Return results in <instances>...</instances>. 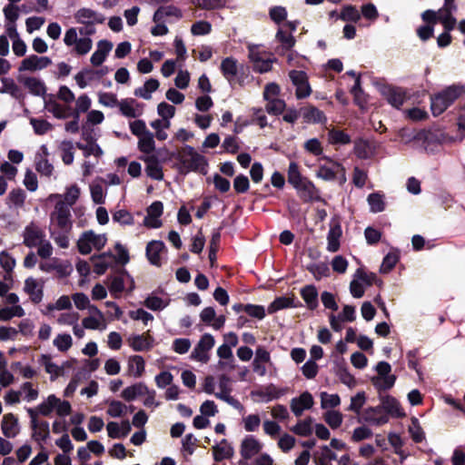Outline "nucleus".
<instances>
[{
	"label": "nucleus",
	"instance_id": "obj_1",
	"mask_svg": "<svg viewBox=\"0 0 465 465\" xmlns=\"http://www.w3.org/2000/svg\"><path fill=\"white\" fill-rule=\"evenodd\" d=\"M465 94V85L452 84L430 97V107L434 115L445 112L457 99Z\"/></svg>",
	"mask_w": 465,
	"mask_h": 465
},
{
	"label": "nucleus",
	"instance_id": "obj_2",
	"mask_svg": "<svg viewBox=\"0 0 465 465\" xmlns=\"http://www.w3.org/2000/svg\"><path fill=\"white\" fill-rule=\"evenodd\" d=\"M54 411L58 416L64 417L71 414L72 406L69 401L61 400L54 394H50L35 408L26 410L28 415H30V411H34L37 418L39 415L50 416Z\"/></svg>",
	"mask_w": 465,
	"mask_h": 465
},
{
	"label": "nucleus",
	"instance_id": "obj_3",
	"mask_svg": "<svg viewBox=\"0 0 465 465\" xmlns=\"http://www.w3.org/2000/svg\"><path fill=\"white\" fill-rule=\"evenodd\" d=\"M50 201L57 200L54 211L50 213L49 228L69 232L72 228L71 211L66 203L62 201V194H50Z\"/></svg>",
	"mask_w": 465,
	"mask_h": 465
},
{
	"label": "nucleus",
	"instance_id": "obj_4",
	"mask_svg": "<svg viewBox=\"0 0 465 465\" xmlns=\"http://www.w3.org/2000/svg\"><path fill=\"white\" fill-rule=\"evenodd\" d=\"M248 51L249 60L255 72L264 74L272 70L273 63L276 62L275 58L261 50L260 47L255 45H250L248 46Z\"/></svg>",
	"mask_w": 465,
	"mask_h": 465
},
{
	"label": "nucleus",
	"instance_id": "obj_5",
	"mask_svg": "<svg viewBox=\"0 0 465 465\" xmlns=\"http://www.w3.org/2000/svg\"><path fill=\"white\" fill-rule=\"evenodd\" d=\"M178 159L186 171L203 172L206 165L205 158L189 145L181 149L178 153Z\"/></svg>",
	"mask_w": 465,
	"mask_h": 465
},
{
	"label": "nucleus",
	"instance_id": "obj_6",
	"mask_svg": "<svg viewBox=\"0 0 465 465\" xmlns=\"http://www.w3.org/2000/svg\"><path fill=\"white\" fill-rule=\"evenodd\" d=\"M107 242L105 234H97L94 231L84 232L77 241L78 251L88 254L93 249L101 250Z\"/></svg>",
	"mask_w": 465,
	"mask_h": 465
},
{
	"label": "nucleus",
	"instance_id": "obj_7",
	"mask_svg": "<svg viewBox=\"0 0 465 465\" xmlns=\"http://www.w3.org/2000/svg\"><path fill=\"white\" fill-rule=\"evenodd\" d=\"M64 43L66 46H73L74 52L78 55L88 54L93 47V40L88 36L78 37L77 31L74 27L66 30Z\"/></svg>",
	"mask_w": 465,
	"mask_h": 465
},
{
	"label": "nucleus",
	"instance_id": "obj_8",
	"mask_svg": "<svg viewBox=\"0 0 465 465\" xmlns=\"http://www.w3.org/2000/svg\"><path fill=\"white\" fill-rule=\"evenodd\" d=\"M323 159L326 160L327 163L319 166L316 176L324 181H333L339 176L341 183H344L347 180L345 168L329 157H323Z\"/></svg>",
	"mask_w": 465,
	"mask_h": 465
},
{
	"label": "nucleus",
	"instance_id": "obj_9",
	"mask_svg": "<svg viewBox=\"0 0 465 465\" xmlns=\"http://www.w3.org/2000/svg\"><path fill=\"white\" fill-rule=\"evenodd\" d=\"M218 388L219 391L214 393V396L232 406L237 410L243 409L242 405L240 401L234 399L231 393L232 391V387L231 383V379L226 374H222L218 378Z\"/></svg>",
	"mask_w": 465,
	"mask_h": 465
},
{
	"label": "nucleus",
	"instance_id": "obj_10",
	"mask_svg": "<svg viewBox=\"0 0 465 465\" xmlns=\"http://www.w3.org/2000/svg\"><path fill=\"white\" fill-rule=\"evenodd\" d=\"M289 78L296 88L295 95L298 99L306 98L312 94V87L305 72L291 70L289 72Z\"/></svg>",
	"mask_w": 465,
	"mask_h": 465
},
{
	"label": "nucleus",
	"instance_id": "obj_11",
	"mask_svg": "<svg viewBox=\"0 0 465 465\" xmlns=\"http://www.w3.org/2000/svg\"><path fill=\"white\" fill-rule=\"evenodd\" d=\"M391 365L386 361H380L376 366L378 377L372 379L373 384L379 390H389L391 389L396 381L394 375L390 374Z\"/></svg>",
	"mask_w": 465,
	"mask_h": 465
},
{
	"label": "nucleus",
	"instance_id": "obj_12",
	"mask_svg": "<svg viewBox=\"0 0 465 465\" xmlns=\"http://www.w3.org/2000/svg\"><path fill=\"white\" fill-rule=\"evenodd\" d=\"M39 363L44 367L45 372L50 375L51 381L64 376V370L73 366L70 361H64L62 365H58L53 361L52 356L49 354H42L39 359Z\"/></svg>",
	"mask_w": 465,
	"mask_h": 465
},
{
	"label": "nucleus",
	"instance_id": "obj_13",
	"mask_svg": "<svg viewBox=\"0 0 465 465\" xmlns=\"http://www.w3.org/2000/svg\"><path fill=\"white\" fill-rule=\"evenodd\" d=\"M214 343L213 335L203 334L193 349L191 357L197 361L206 363L210 359L208 351L214 346Z\"/></svg>",
	"mask_w": 465,
	"mask_h": 465
},
{
	"label": "nucleus",
	"instance_id": "obj_14",
	"mask_svg": "<svg viewBox=\"0 0 465 465\" xmlns=\"http://www.w3.org/2000/svg\"><path fill=\"white\" fill-rule=\"evenodd\" d=\"M52 64V60L47 56H38L31 54L23 59L19 64V72H36L45 69Z\"/></svg>",
	"mask_w": 465,
	"mask_h": 465
},
{
	"label": "nucleus",
	"instance_id": "obj_15",
	"mask_svg": "<svg viewBox=\"0 0 465 465\" xmlns=\"http://www.w3.org/2000/svg\"><path fill=\"white\" fill-rule=\"evenodd\" d=\"M44 281L29 277L25 279L24 291L29 295L32 302L37 304L43 300L44 296Z\"/></svg>",
	"mask_w": 465,
	"mask_h": 465
},
{
	"label": "nucleus",
	"instance_id": "obj_16",
	"mask_svg": "<svg viewBox=\"0 0 465 465\" xmlns=\"http://www.w3.org/2000/svg\"><path fill=\"white\" fill-rule=\"evenodd\" d=\"M24 244L29 248L36 247L45 238V232L35 223H31L23 232Z\"/></svg>",
	"mask_w": 465,
	"mask_h": 465
},
{
	"label": "nucleus",
	"instance_id": "obj_17",
	"mask_svg": "<svg viewBox=\"0 0 465 465\" xmlns=\"http://www.w3.org/2000/svg\"><path fill=\"white\" fill-rule=\"evenodd\" d=\"M262 443L252 435L245 436L240 445V454L244 460H250L259 454Z\"/></svg>",
	"mask_w": 465,
	"mask_h": 465
},
{
	"label": "nucleus",
	"instance_id": "obj_18",
	"mask_svg": "<svg viewBox=\"0 0 465 465\" xmlns=\"http://www.w3.org/2000/svg\"><path fill=\"white\" fill-rule=\"evenodd\" d=\"M361 419L371 425L381 426L388 422L389 418L381 406L366 408L361 412Z\"/></svg>",
	"mask_w": 465,
	"mask_h": 465
},
{
	"label": "nucleus",
	"instance_id": "obj_19",
	"mask_svg": "<svg viewBox=\"0 0 465 465\" xmlns=\"http://www.w3.org/2000/svg\"><path fill=\"white\" fill-rule=\"evenodd\" d=\"M29 417L33 438L37 441L46 440L50 434L49 423L45 420H39L34 411H30Z\"/></svg>",
	"mask_w": 465,
	"mask_h": 465
},
{
	"label": "nucleus",
	"instance_id": "obj_20",
	"mask_svg": "<svg viewBox=\"0 0 465 465\" xmlns=\"http://www.w3.org/2000/svg\"><path fill=\"white\" fill-rule=\"evenodd\" d=\"M163 205L161 202L157 201L153 203L147 208V214L144 217L143 224L148 228H160L162 226V222L159 219L163 214Z\"/></svg>",
	"mask_w": 465,
	"mask_h": 465
},
{
	"label": "nucleus",
	"instance_id": "obj_21",
	"mask_svg": "<svg viewBox=\"0 0 465 465\" xmlns=\"http://www.w3.org/2000/svg\"><path fill=\"white\" fill-rule=\"evenodd\" d=\"M74 19L77 23L86 25L102 24L104 21V18L101 14L85 7L80 8L75 12Z\"/></svg>",
	"mask_w": 465,
	"mask_h": 465
},
{
	"label": "nucleus",
	"instance_id": "obj_22",
	"mask_svg": "<svg viewBox=\"0 0 465 465\" xmlns=\"http://www.w3.org/2000/svg\"><path fill=\"white\" fill-rule=\"evenodd\" d=\"M1 430L6 438L16 437L20 431L18 419L13 413L5 414L1 421Z\"/></svg>",
	"mask_w": 465,
	"mask_h": 465
},
{
	"label": "nucleus",
	"instance_id": "obj_23",
	"mask_svg": "<svg viewBox=\"0 0 465 465\" xmlns=\"http://www.w3.org/2000/svg\"><path fill=\"white\" fill-rule=\"evenodd\" d=\"M312 405L313 398L308 391L302 393L298 398H293L291 401V410L297 417L301 416L304 410L311 409Z\"/></svg>",
	"mask_w": 465,
	"mask_h": 465
},
{
	"label": "nucleus",
	"instance_id": "obj_24",
	"mask_svg": "<svg viewBox=\"0 0 465 465\" xmlns=\"http://www.w3.org/2000/svg\"><path fill=\"white\" fill-rule=\"evenodd\" d=\"M285 393L284 390L278 389L273 384H269L266 387L252 392V396L258 398L259 401L268 402L275 399H279Z\"/></svg>",
	"mask_w": 465,
	"mask_h": 465
},
{
	"label": "nucleus",
	"instance_id": "obj_25",
	"mask_svg": "<svg viewBox=\"0 0 465 465\" xmlns=\"http://www.w3.org/2000/svg\"><path fill=\"white\" fill-rule=\"evenodd\" d=\"M113 49V44L107 40H101L97 43V49L91 56V64L94 66L101 65L108 54Z\"/></svg>",
	"mask_w": 465,
	"mask_h": 465
},
{
	"label": "nucleus",
	"instance_id": "obj_26",
	"mask_svg": "<svg viewBox=\"0 0 465 465\" xmlns=\"http://www.w3.org/2000/svg\"><path fill=\"white\" fill-rule=\"evenodd\" d=\"M295 189L297 190L299 196L304 202L320 200L318 190L315 188L314 184L309 180H306L302 183L299 184L298 186L295 187Z\"/></svg>",
	"mask_w": 465,
	"mask_h": 465
},
{
	"label": "nucleus",
	"instance_id": "obj_27",
	"mask_svg": "<svg viewBox=\"0 0 465 465\" xmlns=\"http://www.w3.org/2000/svg\"><path fill=\"white\" fill-rule=\"evenodd\" d=\"M131 424L126 420H123L121 424L114 421L107 423L106 430L108 436L112 439H119L125 437L131 431Z\"/></svg>",
	"mask_w": 465,
	"mask_h": 465
},
{
	"label": "nucleus",
	"instance_id": "obj_28",
	"mask_svg": "<svg viewBox=\"0 0 465 465\" xmlns=\"http://www.w3.org/2000/svg\"><path fill=\"white\" fill-rule=\"evenodd\" d=\"M164 244L160 241H152L146 246V256L153 265H161V253L164 250Z\"/></svg>",
	"mask_w": 465,
	"mask_h": 465
},
{
	"label": "nucleus",
	"instance_id": "obj_29",
	"mask_svg": "<svg viewBox=\"0 0 465 465\" xmlns=\"http://www.w3.org/2000/svg\"><path fill=\"white\" fill-rule=\"evenodd\" d=\"M354 153L360 159H369L375 154V145L367 140L359 139L354 143Z\"/></svg>",
	"mask_w": 465,
	"mask_h": 465
},
{
	"label": "nucleus",
	"instance_id": "obj_30",
	"mask_svg": "<svg viewBox=\"0 0 465 465\" xmlns=\"http://www.w3.org/2000/svg\"><path fill=\"white\" fill-rule=\"evenodd\" d=\"M153 338L149 334L134 335L128 339L129 345L135 351H148L153 346Z\"/></svg>",
	"mask_w": 465,
	"mask_h": 465
},
{
	"label": "nucleus",
	"instance_id": "obj_31",
	"mask_svg": "<svg viewBox=\"0 0 465 465\" xmlns=\"http://www.w3.org/2000/svg\"><path fill=\"white\" fill-rule=\"evenodd\" d=\"M341 236V228L338 223H331L327 236V250L335 252L340 248V238Z\"/></svg>",
	"mask_w": 465,
	"mask_h": 465
},
{
	"label": "nucleus",
	"instance_id": "obj_32",
	"mask_svg": "<svg viewBox=\"0 0 465 465\" xmlns=\"http://www.w3.org/2000/svg\"><path fill=\"white\" fill-rule=\"evenodd\" d=\"M213 459L216 461H222L226 459H231L233 456L234 450L226 440H223L220 443L213 447Z\"/></svg>",
	"mask_w": 465,
	"mask_h": 465
},
{
	"label": "nucleus",
	"instance_id": "obj_33",
	"mask_svg": "<svg viewBox=\"0 0 465 465\" xmlns=\"http://www.w3.org/2000/svg\"><path fill=\"white\" fill-rule=\"evenodd\" d=\"M118 107L120 112L126 117L135 118L142 114V109L134 99H123L119 102Z\"/></svg>",
	"mask_w": 465,
	"mask_h": 465
},
{
	"label": "nucleus",
	"instance_id": "obj_34",
	"mask_svg": "<svg viewBox=\"0 0 465 465\" xmlns=\"http://www.w3.org/2000/svg\"><path fill=\"white\" fill-rule=\"evenodd\" d=\"M456 8H450V6H443L438 10V20L443 25L446 31H451L454 29L457 21L452 15V13Z\"/></svg>",
	"mask_w": 465,
	"mask_h": 465
},
{
	"label": "nucleus",
	"instance_id": "obj_35",
	"mask_svg": "<svg viewBox=\"0 0 465 465\" xmlns=\"http://www.w3.org/2000/svg\"><path fill=\"white\" fill-rule=\"evenodd\" d=\"M382 94L385 96L388 103L396 108H399L405 99L404 93L398 88L384 87L382 89Z\"/></svg>",
	"mask_w": 465,
	"mask_h": 465
},
{
	"label": "nucleus",
	"instance_id": "obj_36",
	"mask_svg": "<svg viewBox=\"0 0 465 465\" xmlns=\"http://www.w3.org/2000/svg\"><path fill=\"white\" fill-rule=\"evenodd\" d=\"M92 262L94 263V272L97 274H103L114 262V255L104 252L98 256H93Z\"/></svg>",
	"mask_w": 465,
	"mask_h": 465
},
{
	"label": "nucleus",
	"instance_id": "obj_37",
	"mask_svg": "<svg viewBox=\"0 0 465 465\" xmlns=\"http://www.w3.org/2000/svg\"><path fill=\"white\" fill-rule=\"evenodd\" d=\"M144 161L146 163L145 171L147 175L154 180H162L163 174L158 159L155 156L151 155L144 158Z\"/></svg>",
	"mask_w": 465,
	"mask_h": 465
},
{
	"label": "nucleus",
	"instance_id": "obj_38",
	"mask_svg": "<svg viewBox=\"0 0 465 465\" xmlns=\"http://www.w3.org/2000/svg\"><path fill=\"white\" fill-rule=\"evenodd\" d=\"M167 16H173L176 19H180L182 17V12L179 8L173 5L162 6L154 12L153 21L163 22Z\"/></svg>",
	"mask_w": 465,
	"mask_h": 465
},
{
	"label": "nucleus",
	"instance_id": "obj_39",
	"mask_svg": "<svg viewBox=\"0 0 465 465\" xmlns=\"http://www.w3.org/2000/svg\"><path fill=\"white\" fill-rule=\"evenodd\" d=\"M20 82L35 95H43L45 93V84L36 77H24Z\"/></svg>",
	"mask_w": 465,
	"mask_h": 465
},
{
	"label": "nucleus",
	"instance_id": "obj_40",
	"mask_svg": "<svg viewBox=\"0 0 465 465\" xmlns=\"http://www.w3.org/2000/svg\"><path fill=\"white\" fill-rule=\"evenodd\" d=\"M159 82L156 79H149L144 84L134 90V95L149 100L152 98V94L159 88Z\"/></svg>",
	"mask_w": 465,
	"mask_h": 465
},
{
	"label": "nucleus",
	"instance_id": "obj_41",
	"mask_svg": "<svg viewBox=\"0 0 465 465\" xmlns=\"http://www.w3.org/2000/svg\"><path fill=\"white\" fill-rule=\"evenodd\" d=\"M147 392V386L144 383L139 382L132 386L126 387L121 393L122 398L125 401H134L138 396H143Z\"/></svg>",
	"mask_w": 465,
	"mask_h": 465
},
{
	"label": "nucleus",
	"instance_id": "obj_42",
	"mask_svg": "<svg viewBox=\"0 0 465 465\" xmlns=\"http://www.w3.org/2000/svg\"><path fill=\"white\" fill-rule=\"evenodd\" d=\"M221 71L223 76L231 82L238 73L237 61L232 57H226L221 63Z\"/></svg>",
	"mask_w": 465,
	"mask_h": 465
},
{
	"label": "nucleus",
	"instance_id": "obj_43",
	"mask_svg": "<svg viewBox=\"0 0 465 465\" xmlns=\"http://www.w3.org/2000/svg\"><path fill=\"white\" fill-rule=\"evenodd\" d=\"M58 150L63 163L66 165L72 164L74 159V143L71 141H62L58 145Z\"/></svg>",
	"mask_w": 465,
	"mask_h": 465
},
{
	"label": "nucleus",
	"instance_id": "obj_44",
	"mask_svg": "<svg viewBox=\"0 0 465 465\" xmlns=\"http://www.w3.org/2000/svg\"><path fill=\"white\" fill-rule=\"evenodd\" d=\"M19 391L21 392V399L26 402H33L39 397V391L35 388L32 382H24Z\"/></svg>",
	"mask_w": 465,
	"mask_h": 465
},
{
	"label": "nucleus",
	"instance_id": "obj_45",
	"mask_svg": "<svg viewBox=\"0 0 465 465\" xmlns=\"http://www.w3.org/2000/svg\"><path fill=\"white\" fill-rule=\"evenodd\" d=\"M54 346L60 352H66L73 346V338L68 333H59L53 340Z\"/></svg>",
	"mask_w": 465,
	"mask_h": 465
},
{
	"label": "nucleus",
	"instance_id": "obj_46",
	"mask_svg": "<svg viewBox=\"0 0 465 465\" xmlns=\"http://www.w3.org/2000/svg\"><path fill=\"white\" fill-rule=\"evenodd\" d=\"M45 107L48 112L58 119H65L71 115L69 107L64 106L55 101H49Z\"/></svg>",
	"mask_w": 465,
	"mask_h": 465
},
{
	"label": "nucleus",
	"instance_id": "obj_47",
	"mask_svg": "<svg viewBox=\"0 0 465 465\" xmlns=\"http://www.w3.org/2000/svg\"><path fill=\"white\" fill-rule=\"evenodd\" d=\"M144 360L140 355H134L128 360L129 371L134 374V377H141L144 371Z\"/></svg>",
	"mask_w": 465,
	"mask_h": 465
},
{
	"label": "nucleus",
	"instance_id": "obj_48",
	"mask_svg": "<svg viewBox=\"0 0 465 465\" xmlns=\"http://www.w3.org/2000/svg\"><path fill=\"white\" fill-rule=\"evenodd\" d=\"M92 104V101L87 94H81L75 100V107L73 113L74 118L79 119V116L83 113L89 111Z\"/></svg>",
	"mask_w": 465,
	"mask_h": 465
},
{
	"label": "nucleus",
	"instance_id": "obj_49",
	"mask_svg": "<svg viewBox=\"0 0 465 465\" xmlns=\"http://www.w3.org/2000/svg\"><path fill=\"white\" fill-rule=\"evenodd\" d=\"M83 327L88 330H105L106 320L104 316L98 318L97 316H88L82 321Z\"/></svg>",
	"mask_w": 465,
	"mask_h": 465
},
{
	"label": "nucleus",
	"instance_id": "obj_50",
	"mask_svg": "<svg viewBox=\"0 0 465 465\" xmlns=\"http://www.w3.org/2000/svg\"><path fill=\"white\" fill-rule=\"evenodd\" d=\"M301 294L310 309H314L317 306L318 292L314 286H305L302 289Z\"/></svg>",
	"mask_w": 465,
	"mask_h": 465
},
{
	"label": "nucleus",
	"instance_id": "obj_51",
	"mask_svg": "<svg viewBox=\"0 0 465 465\" xmlns=\"http://www.w3.org/2000/svg\"><path fill=\"white\" fill-rule=\"evenodd\" d=\"M138 138V148L141 152L150 153L154 151L153 134L150 131Z\"/></svg>",
	"mask_w": 465,
	"mask_h": 465
},
{
	"label": "nucleus",
	"instance_id": "obj_52",
	"mask_svg": "<svg viewBox=\"0 0 465 465\" xmlns=\"http://www.w3.org/2000/svg\"><path fill=\"white\" fill-rule=\"evenodd\" d=\"M35 169L41 175L47 177L54 172L53 164L45 156H35Z\"/></svg>",
	"mask_w": 465,
	"mask_h": 465
},
{
	"label": "nucleus",
	"instance_id": "obj_53",
	"mask_svg": "<svg viewBox=\"0 0 465 465\" xmlns=\"http://www.w3.org/2000/svg\"><path fill=\"white\" fill-rule=\"evenodd\" d=\"M0 265L2 268L7 272L4 279L5 281H10L12 282L10 272L13 271L14 267L15 266V261L14 258H12L8 253L5 252H2L0 253Z\"/></svg>",
	"mask_w": 465,
	"mask_h": 465
},
{
	"label": "nucleus",
	"instance_id": "obj_54",
	"mask_svg": "<svg viewBox=\"0 0 465 465\" xmlns=\"http://www.w3.org/2000/svg\"><path fill=\"white\" fill-rule=\"evenodd\" d=\"M306 180V178H303L301 175L297 163L293 162L291 163L288 168L289 183H291L295 188L296 186L302 183Z\"/></svg>",
	"mask_w": 465,
	"mask_h": 465
},
{
	"label": "nucleus",
	"instance_id": "obj_55",
	"mask_svg": "<svg viewBox=\"0 0 465 465\" xmlns=\"http://www.w3.org/2000/svg\"><path fill=\"white\" fill-rule=\"evenodd\" d=\"M307 269L316 280L328 277L330 274V269L325 262L312 263L308 265Z\"/></svg>",
	"mask_w": 465,
	"mask_h": 465
},
{
	"label": "nucleus",
	"instance_id": "obj_56",
	"mask_svg": "<svg viewBox=\"0 0 465 465\" xmlns=\"http://www.w3.org/2000/svg\"><path fill=\"white\" fill-rule=\"evenodd\" d=\"M143 304L150 310L160 311L168 306L169 300L150 295L144 300Z\"/></svg>",
	"mask_w": 465,
	"mask_h": 465
},
{
	"label": "nucleus",
	"instance_id": "obj_57",
	"mask_svg": "<svg viewBox=\"0 0 465 465\" xmlns=\"http://www.w3.org/2000/svg\"><path fill=\"white\" fill-rule=\"evenodd\" d=\"M367 201L372 213L382 212L385 208L383 195L378 193H371L368 196Z\"/></svg>",
	"mask_w": 465,
	"mask_h": 465
},
{
	"label": "nucleus",
	"instance_id": "obj_58",
	"mask_svg": "<svg viewBox=\"0 0 465 465\" xmlns=\"http://www.w3.org/2000/svg\"><path fill=\"white\" fill-rule=\"evenodd\" d=\"M337 460V456L328 446H322L319 456L315 457L316 465H330L331 460Z\"/></svg>",
	"mask_w": 465,
	"mask_h": 465
},
{
	"label": "nucleus",
	"instance_id": "obj_59",
	"mask_svg": "<svg viewBox=\"0 0 465 465\" xmlns=\"http://www.w3.org/2000/svg\"><path fill=\"white\" fill-rule=\"evenodd\" d=\"M80 196V188L76 184H73L66 188V192L64 195H62V201H64L66 205L70 208V206L74 205Z\"/></svg>",
	"mask_w": 465,
	"mask_h": 465
},
{
	"label": "nucleus",
	"instance_id": "obj_60",
	"mask_svg": "<svg viewBox=\"0 0 465 465\" xmlns=\"http://www.w3.org/2000/svg\"><path fill=\"white\" fill-rule=\"evenodd\" d=\"M49 232L50 236L60 248L66 249L69 247V238L67 236L68 232L49 228Z\"/></svg>",
	"mask_w": 465,
	"mask_h": 465
},
{
	"label": "nucleus",
	"instance_id": "obj_61",
	"mask_svg": "<svg viewBox=\"0 0 465 465\" xmlns=\"http://www.w3.org/2000/svg\"><path fill=\"white\" fill-rule=\"evenodd\" d=\"M127 406L119 401H112L106 411L107 414L113 418L122 417L126 414Z\"/></svg>",
	"mask_w": 465,
	"mask_h": 465
},
{
	"label": "nucleus",
	"instance_id": "obj_62",
	"mask_svg": "<svg viewBox=\"0 0 465 465\" xmlns=\"http://www.w3.org/2000/svg\"><path fill=\"white\" fill-rule=\"evenodd\" d=\"M276 39L281 43V48L282 50H290L295 45V39L292 34L284 32L282 29L278 30L276 34Z\"/></svg>",
	"mask_w": 465,
	"mask_h": 465
},
{
	"label": "nucleus",
	"instance_id": "obj_63",
	"mask_svg": "<svg viewBox=\"0 0 465 465\" xmlns=\"http://www.w3.org/2000/svg\"><path fill=\"white\" fill-rule=\"evenodd\" d=\"M343 416L338 411H328L324 413V420L332 429L339 428L342 423Z\"/></svg>",
	"mask_w": 465,
	"mask_h": 465
},
{
	"label": "nucleus",
	"instance_id": "obj_64",
	"mask_svg": "<svg viewBox=\"0 0 465 465\" xmlns=\"http://www.w3.org/2000/svg\"><path fill=\"white\" fill-rule=\"evenodd\" d=\"M381 408L387 412L395 415H401V408L399 402L392 397L386 396L381 400Z\"/></svg>",
	"mask_w": 465,
	"mask_h": 465
}]
</instances>
